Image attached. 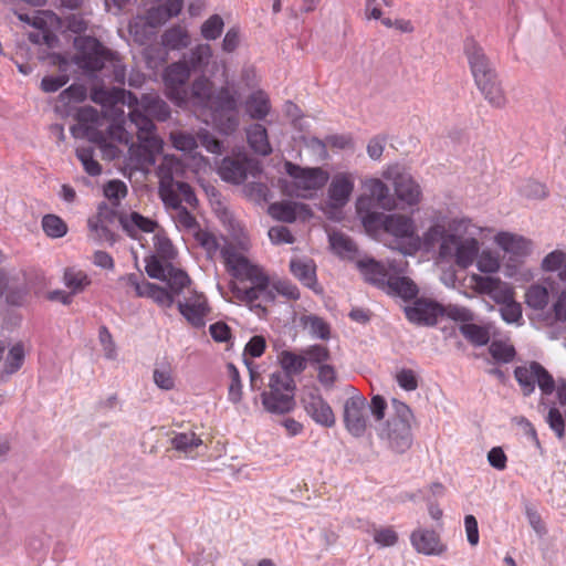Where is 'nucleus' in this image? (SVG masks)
I'll list each match as a JSON object with an SVG mask.
<instances>
[{
    "instance_id": "nucleus-19",
    "label": "nucleus",
    "mask_w": 566,
    "mask_h": 566,
    "mask_svg": "<svg viewBox=\"0 0 566 566\" xmlns=\"http://www.w3.org/2000/svg\"><path fill=\"white\" fill-rule=\"evenodd\" d=\"M410 541L415 549L424 555H440L446 551L434 531L416 530L411 533Z\"/></svg>"
},
{
    "instance_id": "nucleus-61",
    "label": "nucleus",
    "mask_w": 566,
    "mask_h": 566,
    "mask_svg": "<svg viewBox=\"0 0 566 566\" xmlns=\"http://www.w3.org/2000/svg\"><path fill=\"white\" fill-rule=\"evenodd\" d=\"M59 98L63 104L82 102L86 98V88L81 84H72L61 92Z\"/></svg>"
},
{
    "instance_id": "nucleus-3",
    "label": "nucleus",
    "mask_w": 566,
    "mask_h": 566,
    "mask_svg": "<svg viewBox=\"0 0 566 566\" xmlns=\"http://www.w3.org/2000/svg\"><path fill=\"white\" fill-rule=\"evenodd\" d=\"M392 413L378 431L379 439L396 454L407 452L413 442L411 431L412 411L405 402L392 399Z\"/></svg>"
},
{
    "instance_id": "nucleus-52",
    "label": "nucleus",
    "mask_w": 566,
    "mask_h": 566,
    "mask_svg": "<svg viewBox=\"0 0 566 566\" xmlns=\"http://www.w3.org/2000/svg\"><path fill=\"white\" fill-rule=\"evenodd\" d=\"M224 22L219 14H212L201 25V35L206 40L218 39L223 31Z\"/></svg>"
},
{
    "instance_id": "nucleus-33",
    "label": "nucleus",
    "mask_w": 566,
    "mask_h": 566,
    "mask_svg": "<svg viewBox=\"0 0 566 566\" xmlns=\"http://www.w3.org/2000/svg\"><path fill=\"white\" fill-rule=\"evenodd\" d=\"M495 301L501 304L500 313L503 321L509 324L522 321V306L514 301L512 291H503L501 297Z\"/></svg>"
},
{
    "instance_id": "nucleus-5",
    "label": "nucleus",
    "mask_w": 566,
    "mask_h": 566,
    "mask_svg": "<svg viewBox=\"0 0 566 566\" xmlns=\"http://www.w3.org/2000/svg\"><path fill=\"white\" fill-rule=\"evenodd\" d=\"M207 109L211 112L212 119L220 133L230 135L239 126V109L235 92L222 86L214 92Z\"/></svg>"
},
{
    "instance_id": "nucleus-25",
    "label": "nucleus",
    "mask_w": 566,
    "mask_h": 566,
    "mask_svg": "<svg viewBox=\"0 0 566 566\" xmlns=\"http://www.w3.org/2000/svg\"><path fill=\"white\" fill-rule=\"evenodd\" d=\"M292 274L308 289L315 293H321L322 289H317L316 268L312 260L293 259L290 262Z\"/></svg>"
},
{
    "instance_id": "nucleus-21",
    "label": "nucleus",
    "mask_w": 566,
    "mask_h": 566,
    "mask_svg": "<svg viewBox=\"0 0 566 566\" xmlns=\"http://www.w3.org/2000/svg\"><path fill=\"white\" fill-rule=\"evenodd\" d=\"M269 213L279 221L292 223L297 214L311 216V209L302 202L281 201L270 205Z\"/></svg>"
},
{
    "instance_id": "nucleus-54",
    "label": "nucleus",
    "mask_w": 566,
    "mask_h": 566,
    "mask_svg": "<svg viewBox=\"0 0 566 566\" xmlns=\"http://www.w3.org/2000/svg\"><path fill=\"white\" fill-rule=\"evenodd\" d=\"M518 191L527 199H544L548 195L546 186L533 179L524 181Z\"/></svg>"
},
{
    "instance_id": "nucleus-26",
    "label": "nucleus",
    "mask_w": 566,
    "mask_h": 566,
    "mask_svg": "<svg viewBox=\"0 0 566 566\" xmlns=\"http://www.w3.org/2000/svg\"><path fill=\"white\" fill-rule=\"evenodd\" d=\"M357 266L366 282L384 291L390 276L384 264L374 259H367L358 261Z\"/></svg>"
},
{
    "instance_id": "nucleus-12",
    "label": "nucleus",
    "mask_w": 566,
    "mask_h": 566,
    "mask_svg": "<svg viewBox=\"0 0 566 566\" xmlns=\"http://www.w3.org/2000/svg\"><path fill=\"white\" fill-rule=\"evenodd\" d=\"M182 174V164L174 156H165L157 168L159 178L158 193L163 202L177 205L175 190V177Z\"/></svg>"
},
{
    "instance_id": "nucleus-1",
    "label": "nucleus",
    "mask_w": 566,
    "mask_h": 566,
    "mask_svg": "<svg viewBox=\"0 0 566 566\" xmlns=\"http://www.w3.org/2000/svg\"><path fill=\"white\" fill-rule=\"evenodd\" d=\"M280 361L284 371H276L270 376V390L263 391L261 399L266 411L283 415L292 411L295 406V385L292 375L303 373L307 363L305 355H296L289 350L282 352Z\"/></svg>"
},
{
    "instance_id": "nucleus-53",
    "label": "nucleus",
    "mask_w": 566,
    "mask_h": 566,
    "mask_svg": "<svg viewBox=\"0 0 566 566\" xmlns=\"http://www.w3.org/2000/svg\"><path fill=\"white\" fill-rule=\"evenodd\" d=\"M303 354L305 355L306 363H310L311 365H323L331 359L329 349L327 346L322 344H314L306 347L303 350Z\"/></svg>"
},
{
    "instance_id": "nucleus-40",
    "label": "nucleus",
    "mask_w": 566,
    "mask_h": 566,
    "mask_svg": "<svg viewBox=\"0 0 566 566\" xmlns=\"http://www.w3.org/2000/svg\"><path fill=\"white\" fill-rule=\"evenodd\" d=\"M548 291L539 284L531 285L525 293V303L533 310L541 311L548 304Z\"/></svg>"
},
{
    "instance_id": "nucleus-14",
    "label": "nucleus",
    "mask_w": 566,
    "mask_h": 566,
    "mask_svg": "<svg viewBox=\"0 0 566 566\" xmlns=\"http://www.w3.org/2000/svg\"><path fill=\"white\" fill-rule=\"evenodd\" d=\"M302 405L307 416L317 424L325 428L335 426L336 417L334 411L317 388H313L303 395Z\"/></svg>"
},
{
    "instance_id": "nucleus-13",
    "label": "nucleus",
    "mask_w": 566,
    "mask_h": 566,
    "mask_svg": "<svg viewBox=\"0 0 566 566\" xmlns=\"http://www.w3.org/2000/svg\"><path fill=\"white\" fill-rule=\"evenodd\" d=\"M443 305L434 300L416 297L413 302L405 307L407 319L419 326H434L438 318L442 316Z\"/></svg>"
},
{
    "instance_id": "nucleus-8",
    "label": "nucleus",
    "mask_w": 566,
    "mask_h": 566,
    "mask_svg": "<svg viewBox=\"0 0 566 566\" xmlns=\"http://www.w3.org/2000/svg\"><path fill=\"white\" fill-rule=\"evenodd\" d=\"M220 253L233 276H243L251 281L254 286L270 291V280L268 275L264 274L260 268L251 264L245 256L238 253L232 245L223 247Z\"/></svg>"
},
{
    "instance_id": "nucleus-49",
    "label": "nucleus",
    "mask_w": 566,
    "mask_h": 566,
    "mask_svg": "<svg viewBox=\"0 0 566 566\" xmlns=\"http://www.w3.org/2000/svg\"><path fill=\"white\" fill-rule=\"evenodd\" d=\"M125 94V90L123 88H112V90H104V88H97L94 90L92 94V99L101 104L103 106H114L119 103L122 97Z\"/></svg>"
},
{
    "instance_id": "nucleus-59",
    "label": "nucleus",
    "mask_w": 566,
    "mask_h": 566,
    "mask_svg": "<svg viewBox=\"0 0 566 566\" xmlns=\"http://www.w3.org/2000/svg\"><path fill=\"white\" fill-rule=\"evenodd\" d=\"M127 191L126 184L118 179L108 181L104 187L105 197L114 200V205H118L119 200L127 196Z\"/></svg>"
},
{
    "instance_id": "nucleus-56",
    "label": "nucleus",
    "mask_w": 566,
    "mask_h": 566,
    "mask_svg": "<svg viewBox=\"0 0 566 566\" xmlns=\"http://www.w3.org/2000/svg\"><path fill=\"white\" fill-rule=\"evenodd\" d=\"M229 377L231 379L229 385V400L238 403L242 398V384L238 368L232 364H228Z\"/></svg>"
},
{
    "instance_id": "nucleus-44",
    "label": "nucleus",
    "mask_w": 566,
    "mask_h": 566,
    "mask_svg": "<svg viewBox=\"0 0 566 566\" xmlns=\"http://www.w3.org/2000/svg\"><path fill=\"white\" fill-rule=\"evenodd\" d=\"M233 292L239 300L249 304H253L260 298L265 302H271L274 300V294L271 291H265L254 285L250 287H234Z\"/></svg>"
},
{
    "instance_id": "nucleus-47",
    "label": "nucleus",
    "mask_w": 566,
    "mask_h": 566,
    "mask_svg": "<svg viewBox=\"0 0 566 566\" xmlns=\"http://www.w3.org/2000/svg\"><path fill=\"white\" fill-rule=\"evenodd\" d=\"M76 157L82 163L86 174L93 177L101 175L102 166L94 159V149L92 147L77 148Z\"/></svg>"
},
{
    "instance_id": "nucleus-58",
    "label": "nucleus",
    "mask_w": 566,
    "mask_h": 566,
    "mask_svg": "<svg viewBox=\"0 0 566 566\" xmlns=\"http://www.w3.org/2000/svg\"><path fill=\"white\" fill-rule=\"evenodd\" d=\"M565 263L566 253L562 250H554L543 259L542 269L546 272L562 271Z\"/></svg>"
},
{
    "instance_id": "nucleus-24",
    "label": "nucleus",
    "mask_w": 566,
    "mask_h": 566,
    "mask_svg": "<svg viewBox=\"0 0 566 566\" xmlns=\"http://www.w3.org/2000/svg\"><path fill=\"white\" fill-rule=\"evenodd\" d=\"M118 221L123 230L130 238H136L137 231L151 233L157 228L156 221L135 211L129 214H119Z\"/></svg>"
},
{
    "instance_id": "nucleus-38",
    "label": "nucleus",
    "mask_w": 566,
    "mask_h": 566,
    "mask_svg": "<svg viewBox=\"0 0 566 566\" xmlns=\"http://www.w3.org/2000/svg\"><path fill=\"white\" fill-rule=\"evenodd\" d=\"M41 226L43 232L52 239H59L64 237L67 233V224L64 222L62 218L56 214H45L42 218Z\"/></svg>"
},
{
    "instance_id": "nucleus-11",
    "label": "nucleus",
    "mask_w": 566,
    "mask_h": 566,
    "mask_svg": "<svg viewBox=\"0 0 566 566\" xmlns=\"http://www.w3.org/2000/svg\"><path fill=\"white\" fill-rule=\"evenodd\" d=\"M284 169L293 178L297 190L316 191L329 179L328 172L321 167H301L292 161H285Z\"/></svg>"
},
{
    "instance_id": "nucleus-22",
    "label": "nucleus",
    "mask_w": 566,
    "mask_h": 566,
    "mask_svg": "<svg viewBox=\"0 0 566 566\" xmlns=\"http://www.w3.org/2000/svg\"><path fill=\"white\" fill-rule=\"evenodd\" d=\"M218 174L220 178L233 185L243 184L248 178V161L226 157L222 159Z\"/></svg>"
},
{
    "instance_id": "nucleus-20",
    "label": "nucleus",
    "mask_w": 566,
    "mask_h": 566,
    "mask_svg": "<svg viewBox=\"0 0 566 566\" xmlns=\"http://www.w3.org/2000/svg\"><path fill=\"white\" fill-rule=\"evenodd\" d=\"M366 188L369 193L368 197H364L367 199V206H376L385 210H392L396 208L395 198L390 195L388 186L380 179H371L366 185Z\"/></svg>"
},
{
    "instance_id": "nucleus-36",
    "label": "nucleus",
    "mask_w": 566,
    "mask_h": 566,
    "mask_svg": "<svg viewBox=\"0 0 566 566\" xmlns=\"http://www.w3.org/2000/svg\"><path fill=\"white\" fill-rule=\"evenodd\" d=\"M329 243L333 251L342 258H352L357 248L355 242L346 234L334 232L329 235Z\"/></svg>"
},
{
    "instance_id": "nucleus-27",
    "label": "nucleus",
    "mask_w": 566,
    "mask_h": 566,
    "mask_svg": "<svg viewBox=\"0 0 566 566\" xmlns=\"http://www.w3.org/2000/svg\"><path fill=\"white\" fill-rule=\"evenodd\" d=\"M214 92L213 83L206 76L196 78L188 91V103L207 108Z\"/></svg>"
},
{
    "instance_id": "nucleus-35",
    "label": "nucleus",
    "mask_w": 566,
    "mask_h": 566,
    "mask_svg": "<svg viewBox=\"0 0 566 566\" xmlns=\"http://www.w3.org/2000/svg\"><path fill=\"white\" fill-rule=\"evenodd\" d=\"M167 276L164 281L167 282L169 290L178 296L184 289L188 287L191 283V279L188 273L181 269H178L172 265L171 262H168Z\"/></svg>"
},
{
    "instance_id": "nucleus-42",
    "label": "nucleus",
    "mask_w": 566,
    "mask_h": 566,
    "mask_svg": "<svg viewBox=\"0 0 566 566\" xmlns=\"http://www.w3.org/2000/svg\"><path fill=\"white\" fill-rule=\"evenodd\" d=\"M25 350L22 343L14 344L8 352L4 360L3 373L6 375L15 374L23 365Z\"/></svg>"
},
{
    "instance_id": "nucleus-10",
    "label": "nucleus",
    "mask_w": 566,
    "mask_h": 566,
    "mask_svg": "<svg viewBox=\"0 0 566 566\" xmlns=\"http://www.w3.org/2000/svg\"><path fill=\"white\" fill-rule=\"evenodd\" d=\"M190 76V67L186 62L170 64L164 73L167 97L178 106L188 104L186 84Z\"/></svg>"
},
{
    "instance_id": "nucleus-17",
    "label": "nucleus",
    "mask_w": 566,
    "mask_h": 566,
    "mask_svg": "<svg viewBox=\"0 0 566 566\" xmlns=\"http://www.w3.org/2000/svg\"><path fill=\"white\" fill-rule=\"evenodd\" d=\"M354 190V178L350 174H336L328 187V198L333 208H343L349 201Z\"/></svg>"
},
{
    "instance_id": "nucleus-64",
    "label": "nucleus",
    "mask_w": 566,
    "mask_h": 566,
    "mask_svg": "<svg viewBox=\"0 0 566 566\" xmlns=\"http://www.w3.org/2000/svg\"><path fill=\"white\" fill-rule=\"evenodd\" d=\"M546 421L558 439L565 437V419L557 408L549 409Z\"/></svg>"
},
{
    "instance_id": "nucleus-34",
    "label": "nucleus",
    "mask_w": 566,
    "mask_h": 566,
    "mask_svg": "<svg viewBox=\"0 0 566 566\" xmlns=\"http://www.w3.org/2000/svg\"><path fill=\"white\" fill-rule=\"evenodd\" d=\"M245 109L253 119H264L270 113V99L265 92H253L245 102Z\"/></svg>"
},
{
    "instance_id": "nucleus-28",
    "label": "nucleus",
    "mask_w": 566,
    "mask_h": 566,
    "mask_svg": "<svg viewBox=\"0 0 566 566\" xmlns=\"http://www.w3.org/2000/svg\"><path fill=\"white\" fill-rule=\"evenodd\" d=\"M367 199L364 197L358 198L356 208L357 213L361 219V223L367 232H377L380 229L385 230L387 216L382 212L370 210L371 206L366 205Z\"/></svg>"
},
{
    "instance_id": "nucleus-55",
    "label": "nucleus",
    "mask_w": 566,
    "mask_h": 566,
    "mask_svg": "<svg viewBox=\"0 0 566 566\" xmlns=\"http://www.w3.org/2000/svg\"><path fill=\"white\" fill-rule=\"evenodd\" d=\"M154 382L163 390H171L175 388V379L169 365L156 367L153 374Z\"/></svg>"
},
{
    "instance_id": "nucleus-46",
    "label": "nucleus",
    "mask_w": 566,
    "mask_h": 566,
    "mask_svg": "<svg viewBox=\"0 0 566 566\" xmlns=\"http://www.w3.org/2000/svg\"><path fill=\"white\" fill-rule=\"evenodd\" d=\"M171 444L178 451L191 452L202 444V440L195 432H180L171 439Z\"/></svg>"
},
{
    "instance_id": "nucleus-9",
    "label": "nucleus",
    "mask_w": 566,
    "mask_h": 566,
    "mask_svg": "<svg viewBox=\"0 0 566 566\" xmlns=\"http://www.w3.org/2000/svg\"><path fill=\"white\" fill-rule=\"evenodd\" d=\"M353 395L346 399L343 410V420L346 430L356 438L365 434L367 429L366 398L358 394L354 387H349Z\"/></svg>"
},
{
    "instance_id": "nucleus-63",
    "label": "nucleus",
    "mask_w": 566,
    "mask_h": 566,
    "mask_svg": "<svg viewBox=\"0 0 566 566\" xmlns=\"http://www.w3.org/2000/svg\"><path fill=\"white\" fill-rule=\"evenodd\" d=\"M462 240L461 237L452 233H447L440 243L439 255L441 259H451L454 256L458 244Z\"/></svg>"
},
{
    "instance_id": "nucleus-18",
    "label": "nucleus",
    "mask_w": 566,
    "mask_h": 566,
    "mask_svg": "<svg viewBox=\"0 0 566 566\" xmlns=\"http://www.w3.org/2000/svg\"><path fill=\"white\" fill-rule=\"evenodd\" d=\"M395 193L397 198L408 205L415 206L421 199L419 184L407 172L398 174L394 179Z\"/></svg>"
},
{
    "instance_id": "nucleus-48",
    "label": "nucleus",
    "mask_w": 566,
    "mask_h": 566,
    "mask_svg": "<svg viewBox=\"0 0 566 566\" xmlns=\"http://www.w3.org/2000/svg\"><path fill=\"white\" fill-rule=\"evenodd\" d=\"M212 56V50L209 44H199L191 50L189 60L186 62L190 69L197 70L209 64V60Z\"/></svg>"
},
{
    "instance_id": "nucleus-62",
    "label": "nucleus",
    "mask_w": 566,
    "mask_h": 566,
    "mask_svg": "<svg viewBox=\"0 0 566 566\" xmlns=\"http://www.w3.org/2000/svg\"><path fill=\"white\" fill-rule=\"evenodd\" d=\"M442 316H447L452 321L462 322L464 324L473 319V314L470 310L458 305L443 306Z\"/></svg>"
},
{
    "instance_id": "nucleus-15",
    "label": "nucleus",
    "mask_w": 566,
    "mask_h": 566,
    "mask_svg": "<svg viewBox=\"0 0 566 566\" xmlns=\"http://www.w3.org/2000/svg\"><path fill=\"white\" fill-rule=\"evenodd\" d=\"M180 314L196 328L206 325L205 317L210 312L206 296L192 291L188 297L177 303Z\"/></svg>"
},
{
    "instance_id": "nucleus-6",
    "label": "nucleus",
    "mask_w": 566,
    "mask_h": 566,
    "mask_svg": "<svg viewBox=\"0 0 566 566\" xmlns=\"http://www.w3.org/2000/svg\"><path fill=\"white\" fill-rule=\"evenodd\" d=\"M77 53L73 57L74 64L86 74H95L105 63L112 60V52L93 36H77L74 39Z\"/></svg>"
},
{
    "instance_id": "nucleus-31",
    "label": "nucleus",
    "mask_w": 566,
    "mask_h": 566,
    "mask_svg": "<svg viewBox=\"0 0 566 566\" xmlns=\"http://www.w3.org/2000/svg\"><path fill=\"white\" fill-rule=\"evenodd\" d=\"M479 241L475 238L462 239L454 253V262L461 269H468L479 253Z\"/></svg>"
},
{
    "instance_id": "nucleus-39",
    "label": "nucleus",
    "mask_w": 566,
    "mask_h": 566,
    "mask_svg": "<svg viewBox=\"0 0 566 566\" xmlns=\"http://www.w3.org/2000/svg\"><path fill=\"white\" fill-rule=\"evenodd\" d=\"M460 333L474 346H484L490 342L489 331L476 324H462L460 326Z\"/></svg>"
},
{
    "instance_id": "nucleus-23",
    "label": "nucleus",
    "mask_w": 566,
    "mask_h": 566,
    "mask_svg": "<svg viewBox=\"0 0 566 566\" xmlns=\"http://www.w3.org/2000/svg\"><path fill=\"white\" fill-rule=\"evenodd\" d=\"M384 292L392 296H398L403 301H411L417 297L419 289L408 276L390 275Z\"/></svg>"
},
{
    "instance_id": "nucleus-43",
    "label": "nucleus",
    "mask_w": 566,
    "mask_h": 566,
    "mask_svg": "<svg viewBox=\"0 0 566 566\" xmlns=\"http://www.w3.org/2000/svg\"><path fill=\"white\" fill-rule=\"evenodd\" d=\"M146 291L142 292L144 296L150 297L158 305L171 307L175 303V294L169 290L161 287L155 283L147 282Z\"/></svg>"
},
{
    "instance_id": "nucleus-29",
    "label": "nucleus",
    "mask_w": 566,
    "mask_h": 566,
    "mask_svg": "<svg viewBox=\"0 0 566 566\" xmlns=\"http://www.w3.org/2000/svg\"><path fill=\"white\" fill-rule=\"evenodd\" d=\"M247 139L249 146L255 154L268 156L272 153L268 130L262 124H252L247 129Z\"/></svg>"
},
{
    "instance_id": "nucleus-2",
    "label": "nucleus",
    "mask_w": 566,
    "mask_h": 566,
    "mask_svg": "<svg viewBox=\"0 0 566 566\" xmlns=\"http://www.w3.org/2000/svg\"><path fill=\"white\" fill-rule=\"evenodd\" d=\"M463 51L468 59L475 85L484 98L493 107H504L506 96L502 88L501 81L499 80L497 72L483 48L473 38H467Z\"/></svg>"
},
{
    "instance_id": "nucleus-60",
    "label": "nucleus",
    "mask_w": 566,
    "mask_h": 566,
    "mask_svg": "<svg viewBox=\"0 0 566 566\" xmlns=\"http://www.w3.org/2000/svg\"><path fill=\"white\" fill-rule=\"evenodd\" d=\"M145 261V270L148 276L151 279L164 281V279L167 276L166 270H168V262H166V264H163L156 255H151L147 258Z\"/></svg>"
},
{
    "instance_id": "nucleus-16",
    "label": "nucleus",
    "mask_w": 566,
    "mask_h": 566,
    "mask_svg": "<svg viewBox=\"0 0 566 566\" xmlns=\"http://www.w3.org/2000/svg\"><path fill=\"white\" fill-rule=\"evenodd\" d=\"M495 241L506 253L512 254V260L518 261L528 256L533 250L532 240L509 232H500L495 237Z\"/></svg>"
},
{
    "instance_id": "nucleus-7",
    "label": "nucleus",
    "mask_w": 566,
    "mask_h": 566,
    "mask_svg": "<svg viewBox=\"0 0 566 566\" xmlns=\"http://www.w3.org/2000/svg\"><path fill=\"white\" fill-rule=\"evenodd\" d=\"M129 122L137 130V140L144 159L149 164H155V155L163 149V140L155 134L156 126L150 115L134 107L129 112Z\"/></svg>"
},
{
    "instance_id": "nucleus-32",
    "label": "nucleus",
    "mask_w": 566,
    "mask_h": 566,
    "mask_svg": "<svg viewBox=\"0 0 566 566\" xmlns=\"http://www.w3.org/2000/svg\"><path fill=\"white\" fill-rule=\"evenodd\" d=\"M140 107L145 113L155 117L159 122H165L170 117L169 105L158 95H143L140 99Z\"/></svg>"
},
{
    "instance_id": "nucleus-30",
    "label": "nucleus",
    "mask_w": 566,
    "mask_h": 566,
    "mask_svg": "<svg viewBox=\"0 0 566 566\" xmlns=\"http://www.w3.org/2000/svg\"><path fill=\"white\" fill-rule=\"evenodd\" d=\"M385 222V231L396 238H412L415 234V223L410 217L389 214Z\"/></svg>"
},
{
    "instance_id": "nucleus-4",
    "label": "nucleus",
    "mask_w": 566,
    "mask_h": 566,
    "mask_svg": "<svg viewBox=\"0 0 566 566\" xmlns=\"http://www.w3.org/2000/svg\"><path fill=\"white\" fill-rule=\"evenodd\" d=\"M514 377L525 397L535 391L537 384L543 396H549L556 390L559 403L566 406V380L560 379L556 387L552 374L538 361L532 360L527 365L515 367Z\"/></svg>"
},
{
    "instance_id": "nucleus-50",
    "label": "nucleus",
    "mask_w": 566,
    "mask_h": 566,
    "mask_svg": "<svg viewBox=\"0 0 566 566\" xmlns=\"http://www.w3.org/2000/svg\"><path fill=\"white\" fill-rule=\"evenodd\" d=\"M64 283L69 289L72 290L71 293L74 295L78 292H82L84 287L91 283V281L84 272L66 269L64 272Z\"/></svg>"
},
{
    "instance_id": "nucleus-41",
    "label": "nucleus",
    "mask_w": 566,
    "mask_h": 566,
    "mask_svg": "<svg viewBox=\"0 0 566 566\" xmlns=\"http://www.w3.org/2000/svg\"><path fill=\"white\" fill-rule=\"evenodd\" d=\"M161 38L163 44L171 50H179L181 48H186L189 42L187 31L179 25H175L166 30Z\"/></svg>"
},
{
    "instance_id": "nucleus-57",
    "label": "nucleus",
    "mask_w": 566,
    "mask_h": 566,
    "mask_svg": "<svg viewBox=\"0 0 566 566\" xmlns=\"http://www.w3.org/2000/svg\"><path fill=\"white\" fill-rule=\"evenodd\" d=\"M154 240H155L154 244H155L157 258H160L166 262H170L171 260L175 259V256H176L175 248H174L171 241L167 237L156 234Z\"/></svg>"
},
{
    "instance_id": "nucleus-45",
    "label": "nucleus",
    "mask_w": 566,
    "mask_h": 566,
    "mask_svg": "<svg viewBox=\"0 0 566 566\" xmlns=\"http://www.w3.org/2000/svg\"><path fill=\"white\" fill-rule=\"evenodd\" d=\"M176 201L177 205H172L169 202H164V205L167 208L177 210L176 222L178 223V226L182 227L186 230H192L197 228L199 224L196 218L192 216V213H190V211H188L186 207L181 205V200L178 195H176Z\"/></svg>"
},
{
    "instance_id": "nucleus-51",
    "label": "nucleus",
    "mask_w": 566,
    "mask_h": 566,
    "mask_svg": "<svg viewBox=\"0 0 566 566\" xmlns=\"http://www.w3.org/2000/svg\"><path fill=\"white\" fill-rule=\"evenodd\" d=\"M490 355L499 363L507 364L515 358L516 352L512 345L501 340H494L489 346Z\"/></svg>"
},
{
    "instance_id": "nucleus-37",
    "label": "nucleus",
    "mask_w": 566,
    "mask_h": 566,
    "mask_svg": "<svg viewBox=\"0 0 566 566\" xmlns=\"http://www.w3.org/2000/svg\"><path fill=\"white\" fill-rule=\"evenodd\" d=\"M304 327L308 328L312 337L327 340L331 337V327L322 317L317 315H306L302 317Z\"/></svg>"
}]
</instances>
